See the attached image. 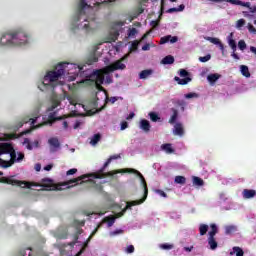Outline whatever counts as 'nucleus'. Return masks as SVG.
<instances>
[{
  "label": "nucleus",
  "instance_id": "34",
  "mask_svg": "<svg viewBox=\"0 0 256 256\" xmlns=\"http://www.w3.org/2000/svg\"><path fill=\"white\" fill-rule=\"evenodd\" d=\"M211 231L209 232V237H215L217 235L219 228L217 227L216 224H211Z\"/></svg>",
  "mask_w": 256,
  "mask_h": 256
},
{
  "label": "nucleus",
  "instance_id": "52",
  "mask_svg": "<svg viewBox=\"0 0 256 256\" xmlns=\"http://www.w3.org/2000/svg\"><path fill=\"white\" fill-rule=\"evenodd\" d=\"M81 125H83V121L82 120H77L75 123H74V129H79V127H81Z\"/></svg>",
  "mask_w": 256,
  "mask_h": 256
},
{
  "label": "nucleus",
  "instance_id": "36",
  "mask_svg": "<svg viewBox=\"0 0 256 256\" xmlns=\"http://www.w3.org/2000/svg\"><path fill=\"white\" fill-rule=\"evenodd\" d=\"M162 151H165V153L171 154L173 153V148L171 147V144H163L161 146Z\"/></svg>",
  "mask_w": 256,
  "mask_h": 256
},
{
  "label": "nucleus",
  "instance_id": "63",
  "mask_svg": "<svg viewBox=\"0 0 256 256\" xmlns=\"http://www.w3.org/2000/svg\"><path fill=\"white\" fill-rule=\"evenodd\" d=\"M250 51H251V53H254V55H256V47L255 46H251Z\"/></svg>",
  "mask_w": 256,
  "mask_h": 256
},
{
  "label": "nucleus",
  "instance_id": "64",
  "mask_svg": "<svg viewBox=\"0 0 256 256\" xmlns=\"http://www.w3.org/2000/svg\"><path fill=\"white\" fill-rule=\"evenodd\" d=\"M35 171H41V164L35 165Z\"/></svg>",
  "mask_w": 256,
  "mask_h": 256
},
{
  "label": "nucleus",
  "instance_id": "17",
  "mask_svg": "<svg viewBox=\"0 0 256 256\" xmlns=\"http://www.w3.org/2000/svg\"><path fill=\"white\" fill-rule=\"evenodd\" d=\"M139 127L145 133H149V131H151V124L149 123V120H146V119L140 120Z\"/></svg>",
  "mask_w": 256,
  "mask_h": 256
},
{
  "label": "nucleus",
  "instance_id": "4",
  "mask_svg": "<svg viewBox=\"0 0 256 256\" xmlns=\"http://www.w3.org/2000/svg\"><path fill=\"white\" fill-rule=\"evenodd\" d=\"M30 43L31 37L24 28L4 32L0 36V47H27Z\"/></svg>",
  "mask_w": 256,
  "mask_h": 256
},
{
  "label": "nucleus",
  "instance_id": "44",
  "mask_svg": "<svg viewBox=\"0 0 256 256\" xmlns=\"http://www.w3.org/2000/svg\"><path fill=\"white\" fill-rule=\"evenodd\" d=\"M211 60V54H208L206 56H203V57H199V61L201 63H207V61H210Z\"/></svg>",
  "mask_w": 256,
  "mask_h": 256
},
{
  "label": "nucleus",
  "instance_id": "12",
  "mask_svg": "<svg viewBox=\"0 0 256 256\" xmlns=\"http://www.w3.org/2000/svg\"><path fill=\"white\" fill-rule=\"evenodd\" d=\"M41 187H45V191H60L61 187L53 185V182L49 178H44L41 180Z\"/></svg>",
  "mask_w": 256,
  "mask_h": 256
},
{
  "label": "nucleus",
  "instance_id": "29",
  "mask_svg": "<svg viewBox=\"0 0 256 256\" xmlns=\"http://www.w3.org/2000/svg\"><path fill=\"white\" fill-rule=\"evenodd\" d=\"M240 71L244 77H247V78L251 77V73L249 72V67H247L245 65H241Z\"/></svg>",
  "mask_w": 256,
  "mask_h": 256
},
{
  "label": "nucleus",
  "instance_id": "62",
  "mask_svg": "<svg viewBox=\"0 0 256 256\" xmlns=\"http://www.w3.org/2000/svg\"><path fill=\"white\" fill-rule=\"evenodd\" d=\"M248 9L251 11V13H255L256 12V6L251 7V3H249Z\"/></svg>",
  "mask_w": 256,
  "mask_h": 256
},
{
  "label": "nucleus",
  "instance_id": "58",
  "mask_svg": "<svg viewBox=\"0 0 256 256\" xmlns=\"http://www.w3.org/2000/svg\"><path fill=\"white\" fill-rule=\"evenodd\" d=\"M92 107H94V109L99 110V102L98 101L92 102Z\"/></svg>",
  "mask_w": 256,
  "mask_h": 256
},
{
  "label": "nucleus",
  "instance_id": "55",
  "mask_svg": "<svg viewBox=\"0 0 256 256\" xmlns=\"http://www.w3.org/2000/svg\"><path fill=\"white\" fill-rule=\"evenodd\" d=\"M155 193H158L161 197H167V194L163 190H155Z\"/></svg>",
  "mask_w": 256,
  "mask_h": 256
},
{
  "label": "nucleus",
  "instance_id": "45",
  "mask_svg": "<svg viewBox=\"0 0 256 256\" xmlns=\"http://www.w3.org/2000/svg\"><path fill=\"white\" fill-rule=\"evenodd\" d=\"M19 256H31V249L21 250Z\"/></svg>",
  "mask_w": 256,
  "mask_h": 256
},
{
  "label": "nucleus",
  "instance_id": "60",
  "mask_svg": "<svg viewBox=\"0 0 256 256\" xmlns=\"http://www.w3.org/2000/svg\"><path fill=\"white\" fill-rule=\"evenodd\" d=\"M133 117H135V113L131 112L127 117V121H131V119H133Z\"/></svg>",
  "mask_w": 256,
  "mask_h": 256
},
{
  "label": "nucleus",
  "instance_id": "19",
  "mask_svg": "<svg viewBox=\"0 0 256 256\" xmlns=\"http://www.w3.org/2000/svg\"><path fill=\"white\" fill-rule=\"evenodd\" d=\"M173 133H174V135H179L180 137H183V135H185V130L183 129V124L176 123L174 125Z\"/></svg>",
  "mask_w": 256,
  "mask_h": 256
},
{
  "label": "nucleus",
  "instance_id": "9",
  "mask_svg": "<svg viewBox=\"0 0 256 256\" xmlns=\"http://www.w3.org/2000/svg\"><path fill=\"white\" fill-rule=\"evenodd\" d=\"M125 29H127V27H125V22H115L110 31L111 41H117L119 35L125 33Z\"/></svg>",
  "mask_w": 256,
  "mask_h": 256
},
{
  "label": "nucleus",
  "instance_id": "50",
  "mask_svg": "<svg viewBox=\"0 0 256 256\" xmlns=\"http://www.w3.org/2000/svg\"><path fill=\"white\" fill-rule=\"evenodd\" d=\"M121 47H123V42H118L117 45L114 46V49L119 53L121 51Z\"/></svg>",
  "mask_w": 256,
  "mask_h": 256
},
{
  "label": "nucleus",
  "instance_id": "56",
  "mask_svg": "<svg viewBox=\"0 0 256 256\" xmlns=\"http://www.w3.org/2000/svg\"><path fill=\"white\" fill-rule=\"evenodd\" d=\"M127 127H129V124L127 122H122L121 123V131H125V129H127Z\"/></svg>",
  "mask_w": 256,
  "mask_h": 256
},
{
  "label": "nucleus",
  "instance_id": "47",
  "mask_svg": "<svg viewBox=\"0 0 256 256\" xmlns=\"http://www.w3.org/2000/svg\"><path fill=\"white\" fill-rule=\"evenodd\" d=\"M105 213H107V209L105 208H102L100 211H96V212H93L91 214H88V215H105Z\"/></svg>",
  "mask_w": 256,
  "mask_h": 256
},
{
  "label": "nucleus",
  "instance_id": "40",
  "mask_svg": "<svg viewBox=\"0 0 256 256\" xmlns=\"http://www.w3.org/2000/svg\"><path fill=\"white\" fill-rule=\"evenodd\" d=\"M198 97H199V94L195 92L185 94V99H197Z\"/></svg>",
  "mask_w": 256,
  "mask_h": 256
},
{
  "label": "nucleus",
  "instance_id": "3",
  "mask_svg": "<svg viewBox=\"0 0 256 256\" xmlns=\"http://www.w3.org/2000/svg\"><path fill=\"white\" fill-rule=\"evenodd\" d=\"M128 57L129 53L124 55L120 60L113 62L109 66H106L105 68L100 70H95L92 73V75L90 76V80L95 83V87L96 89H98V91H104L103 86L101 85H109L113 83V77L111 76V73H113V71H123V69L127 67L125 64H123V61H125V59H128Z\"/></svg>",
  "mask_w": 256,
  "mask_h": 256
},
{
  "label": "nucleus",
  "instance_id": "59",
  "mask_svg": "<svg viewBox=\"0 0 256 256\" xmlns=\"http://www.w3.org/2000/svg\"><path fill=\"white\" fill-rule=\"evenodd\" d=\"M51 169H53V164H49L44 167V171H51Z\"/></svg>",
  "mask_w": 256,
  "mask_h": 256
},
{
  "label": "nucleus",
  "instance_id": "1",
  "mask_svg": "<svg viewBox=\"0 0 256 256\" xmlns=\"http://www.w3.org/2000/svg\"><path fill=\"white\" fill-rule=\"evenodd\" d=\"M85 67H87L85 64L61 62L53 70L46 72L38 84V89L44 93H55L59 86L65 85L63 77L67 81H75L77 77H86L83 83L95 86V82L91 80L93 73H89Z\"/></svg>",
  "mask_w": 256,
  "mask_h": 256
},
{
  "label": "nucleus",
  "instance_id": "46",
  "mask_svg": "<svg viewBox=\"0 0 256 256\" xmlns=\"http://www.w3.org/2000/svg\"><path fill=\"white\" fill-rule=\"evenodd\" d=\"M123 234V230L122 229H118V230H115V231H111L109 233L110 237H115V235H121Z\"/></svg>",
  "mask_w": 256,
  "mask_h": 256
},
{
  "label": "nucleus",
  "instance_id": "32",
  "mask_svg": "<svg viewBox=\"0 0 256 256\" xmlns=\"http://www.w3.org/2000/svg\"><path fill=\"white\" fill-rule=\"evenodd\" d=\"M171 111H172L173 115L171 116L169 123H171V125H173V123H175V121H177V118L179 117V112L174 108H172Z\"/></svg>",
  "mask_w": 256,
  "mask_h": 256
},
{
  "label": "nucleus",
  "instance_id": "6",
  "mask_svg": "<svg viewBox=\"0 0 256 256\" xmlns=\"http://www.w3.org/2000/svg\"><path fill=\"white\" fill-rule=\"evenodd\" d=\"M57 107H59V102L54 99L52 100L51 107L47 109L45 117L34 115L30 119H24V123H30L32 129H39V127H43V125H49L52 121L57 119V112L55 111Z\"/></svg>",
  "mask_w": 256,
  "mask_h": 256
},
{
  "label": "nucleus",
  "instance_id": "51",
  "mask_svg": "<svg viewBox=\"0 0 256 256\" xmlns=\"http://www.w3.org/2000/svg\"><path fill=\"white\" fill-rule=\"evenodd\" d=\"M97 57L91 56V58L86 62L87 65H93V63H96Z\"/></svg>",
  "mask_w": 256,
  "mask_h": 256
},
{
  "label": "nucleus",
  "instance_id": "16",
  "mask_svg": "<svg viewBox=\"0 0 256 256\" xmlns=\"http://www.w3.org/2000/svg\"><path fill=\"white\" fill-rule=\"evenodd\" d=\"M204 39L206 41H209L210 43H213V45H218V47L221 51H225V46H223V43H221V40H219V38H213V37L206 36V37H204Z\"/></svg>",
  "mask_w": 256,
  "mask_h": 256
},
{
  "label": "nucleus",
  "instance_id": "22",
  "mask_svg": "<svg viewBox=\"0 0 256 256\" xmlns=\"http://www.w3.org/2000/svg\"><path fill=\"white\" fill-rule=\"evenodd\" d=\"M242 195L244 199H253V197L256 195V192L255 190L244 189Z\"/></svg>",
  "mask_w": 256,
  "mask_h": 256
},
{
  "label": "nucleus",
  "instance_id": "37",
  "mask_svg": "<svg viewBox=\"0 0 256 256\" xmlns=\"http://www.w3.org/2000/svg\"><path fill=\"white\" fill-rule=\"evenodd\" d=\"M200 235H205L209 231V226L206 224H201L199 226Z\"/></svg>",
  "mask_w": 256,
  "mask_h": 256
},
{
  "label": "nucleus",
  "instance_id": "15",
  "mask_svg": "<svg viewBox=\"0 0 256 256\" xmlns=\"http://www.w3.org/2000/svg\"><path fill=\"white\" fill-rule=\"evenodd\" d=\"M179 41V38L177 36H171L167 35L160 39V45H165V43H177Z\"/></svg>",
  "mask_w": 256,
  "mask_h": 256
},
{
  "label": "nucleus",
  "instance_id": "39",
  "mask_svg": "<svg viewBox=\"0 0 256 256\" xmlns=\"http://www.w3.org/2000/svg\"><path fill=\"white\" fill-rule=\"evenodd\" d=\"M159 247H160V249H164L165 251H169V250H171V249H173V244H167V243H165V244H159Z\"/></svg>",
  "mask_w": 256,
  "mask_h": 256
},
{
  "label": "nucleus",
  "instance_id": "18",
  "mask_svg": "<svg viewBox=\"0 0 256 256\" xmlns=\"http://www.w3.org/2000/svg\"><path fill=\"white\" fill-rule=\"evenodd\" d=\"M148 35L149 34H144L140 41L135 40L131 43L129 55H131L133 51H137V49H139V43H141V41H144V39H147Z\"/></svg>",
  "mask_w": 256,
  "mask_h": 256
},
{
  "label": "nucleus",
  "instance_id": "20",
  "mask_svg": "<svg viewBox=\"0 0 256 256\" xmlns=\"http://www.w3.org/2000/svg\"><path fill=\"white\" fill-rule=\"evenodd\" d=\"M219 79H221V75L218 73L210 74L207 76V81L210 83V85H215Z\"/></svg>",
  "mask_w": 256,
  "mask_h": 256
},
{
  "label": "nucleus",
  "instance_id": "27",
  "mask_svg": "<svg viewBox=\"0 0 256 256\" xmlns=\"http://www.w3.org/2000/svg\"><path fill=\"white\" fill-rule=\"evenodd\" d=\"M227 3H231V5H241V7H249V2H242L239 0H224Z\"/></svg>",
  "mask_w": 256,
  "mask_h": 256
},
{
  "label": "nucleus",
  "instance_id": "14",
  "mask_svg": "<svg viewBox=\"0 0 256 256\" xmlns=\"http://www.w3.org/2000/svg\"><path fill=\"white\" fill-rule=\"evenodd\" d=\"M23 145L24 147H26V149H28L29 151H31L32 149H37L39 148V140H34L32 143L29 141V139H24L23 141Z\"/></svg>",
  "mask_w": 256,
  "mask_h": 256
},
{
  "label": "nucleus",
  "instance_id": "43",
  "mask_svg": "<svg viewBox=\"0 0 256 256\" xmlns=\"http://www.w3.org/2000/svg\"><path fill=\"white\" fill-rule=\"evenodd\" d=\"M238 47L241 51H245V49H247V44L244 42V40H240L238 42Z\"/></svg>",
  "mask_w": 256,
  "mask_h": 256
},
{
  "label": "nucleus",
  "instance_id": "35",
  "mask_svg": "<svg viewBox=\"0 0 256 256\" xmlns=\"http://www.w3.org/2000/svg\"><path fill=\"white\" fill-rule=\"evenodd\" d=\"M187 179L184 176H176L174 182L178 185H185Z\"/></svg>",
  "mask_w": 256,
  "mask_h": 256
},
{
  "label": "nucleus",
  "instance_id": "21",
  "mask_svg": "<svg viewBox=\"0 0 256 256\" xmlns=\"http://www.w3.org/2000/svg\"><path fill=\"white\" fill-rule=\"evenodd\" d=\"M153 75L152 69H146L139 73V79H149Z\"/></svg>",
  "mask_w": 256,
  "mask_h": 256
},
{
  "label": "nucleus",
  "instance_id": "2",
  "mask_svg": "<svg viewBox=\"0 0 256 256\" xmlns=\"http://www.w3.org/2000/svg\"><path fill=\"white\" fill-rule=\"evenodd\" d=\"M113 0H81L80 10L74 17L70 29L74 35H93L99 25L95 20V11L99 5L109 3Z\"/></svg>",
  "mask_w": 256,
  "mask_h": 256
},
{
  "label": "nucleus",
  "instance_id": "23",
  "mask_svg": "<svg viewBox=\"0 0 256 256\" xmlns=\"http://www.w3.org/2000/svg\"><path fill=\"white\" fill-rule=\"evenodd\" d=\"M208 245L212 251H215V249H217V240H215V236L208 237Z\"/></svg>",
  "mask_w": 256,
  "mask_h": 256
},
{
  "label": "nucleus",
  "instance_id": "25",
  "mask_svg": "<svg viewBox=\"0 0 256 256\" xmlns=\"http://www.w3.org/2000/svg\"><path fill=\"white\" fill-rule=\"evenodd\" d=\"M224 229H225V234L226 235H231L233 233H236L237 226H235V225H227V226L224 227Z\"/></svg>",
  "mask_w": 256,
  "mask_h": 256
},
{
  "label": "nucleus",
  "instance_id": "30",
  "mask_svg": "<svg viewBox=\"0 0 256 256\" xmlns=\"http://www.w3.org/2000/svg\"><path fill=\"white\" fill-rule=\"evenodd\" d=\"M185 11V6L181 4L178 8H170L166 11V13H181Z\"/></svg>",
  "mask_w": 256,
  "mask_h": 256
},
{
  "label": "nucleus",
  "instance_id": "10",
  "mask_svg": "<svg viewBox=\"0 0 256 256\" xmlns=\"http://www.w3.org/2000/svg\"><path fill=\"white\" fill-rule=\"evenodd\" d=\"M3 183H7L8 185H17L18 187H22V189H31V187H38L39 184L37 183H31V182H25V181H19L15 180L13 178H2Z\"/></svg>",
  "mask_w": 256,
  "mask_h": 256
},
{
  "label": "nucleus",
  "instance_id": "26",
  "mask_svg": "<svg viewBox=\"0 0 256 256\" xmlns=\"http://www.w3.org/2000/svg\"><path fill=\"white\" fill-rule=\"evenodd\" d=\"M162 65H173L175 63V58L171 55L166 56L162 61Z\"/></svg>",
  "mask_w": 256,
  "mask_h": 256
},
{
  "label": "nucleus",
  "instance_id": "53",
  "mask_svg": "<svg viewBox=\"0 0 256 256\" xmlns=\"http://www.w3.org/2000/svg\"><path fill=\"white\" fill-rule=\"evenodd\" d=\"M248 31H249L250 33H256L255 26H253V24L249 23V24H248Z\"/></svg>",
  "mask_w": 256,
  "mask_h": 256
},
{
  "label": "nucleus",
  "instance_id": "7",
  "mask_svg": "<svg viewBox=\"0 0 256 256\" xmlns=\"http://www.w3.org/2000/svg\"><path fill=\"white\" fill-rule=\"evenodd\" d=\"M115 159H121V155L111 156L104 164V167L100 169L98 172L79 176L78 178H75L73 180L66 182V185H73V183H76V185H78L79 181H93V179H103V177H113V175L119 173V171L108 172V173H105L104 171H105V168L109 167V164Z\"/></svg>",
  "mask_w": 256,
  "mask_h": 256
},
{
  "label": "nucleus",
  "instance_id": "8",
  "mask_svg": "<svg viewBox=\"0 0 256 256\" xmlns=\"http://www.w3.org/2000/svg\"><path fill=\"white\" fill-rule=\"evenodd\" d=\"M50 95H52V101L56 100L57 102H59L58 107H63V101L67 99L70 111H73L74 113H81V109L87 111L85 105L77 102L78 100L75 94L67 95V92L63 91L62 94H60L59 96H57V92L50 93Z\"/></svg>",
  "mask_w": 256,
  "mask_h": 256
},
{
  "label": "nucleus",
  "instance_id": "38",
  "mask_svg": "<svg viewBox=\"0 0 256 256\" xmlns=\"http://www.w3.org/2000/svg\"><path fill=\"white\" fill-rule=\"evenodd\" d=\"M193 183L194 185H197L198 187H202L203 185V179L197 177V176H194L193 177Z\"/></svg>",
  "mask_w": 256,
  "mask_h": 256
},
{
  "label": "nucleus",
  "instance_id": "31",
  "mask_svg": "<svg viewBox=\"0 0 256 256\" xmlns=\"http://www.w3.org/2000/svg\"><path fill=\"white\" fill-rule=\"evenodd\" d=\"M137 33H139V31L136 30V28H129L127 30V37L129 39H135V35H137Z\"/></svg>",
  "mask_w": 256,
  "mask_h": 256
},
{
  "label": "nucleus",
  "instance_id": "33",
  "mask_svg": "<svg viewBox=\"0 0 256 256\" xmlns=\"http://www.w3.org/2000/svg\"><path fill=\"white\" fill-rule=\"evenodd\" d=\"M230 255L243 256L244 252L243 249L239 247H233L232 251L230 252Z\"/></svg>",
  "mask_w": 256,
  "mask_h": 256
},
{
  "label": "nucleus",
  "instance_id": "48",
  "mask_svg": "<svg viewBox=\"0 0 256 256\" xmlns=\"http://www.w3.org/2000/svg\"><path fill=\"white\" fill-rule=\"evenodd\" d=\"M245 25V19H240L236 22V29H241Z\"/></svg>",
  "mask_w": 256,
  "mask_h": 256
},
{
  "label": "nucleus",
  "instance_id": "42",
  "mask_svg": "<svg viewBox=\"0 0 256 256\" xmlns=\"http://www.w3.org/2000/svg\"><path fill=\"white\" fill-rule=\"evenodd\" d=\"M149 117H150L151 121H154V122H157V121H159V119H161V118H159V115H157V113H155V112H151L149 114Z\"/></svg>",
  "mask_w": 256,
  "mask_h": 256
},
{
  "label": "nucleus",
  "instance_id": "5",
  "mask_svg": "<svg viewBox=\"0 0 256 256\" xmlns=\"http://www.w3.org/2000/svg\"><path fill=\"white\" fill-rule=\"evenodd\" d=\"M25 159L23 152H16L13 146L9 143L0 144V167L7 169L14 163H21Z\"/></svg>",
  "mask_w": 256,
  "mask_h": 256
},
{
  "label": "nucleus",
  "instance_id": "11",
  "mask_svg": "<svg viewBox=\"0 0 256 256\" xmlns=\"http://www.w3.org/2000/svg\"><path fill=\"white\" fill-rule=\"evenodd\" d=\"M178 75L180 77H184L183 79L179 78L178 76L174 77V81H176L178 85H187L188 83H191V77H189V72H187V70L180 69Z\"/></svg>",
  "mask_w": 256,
  "mask_h": 256
},
{
  "label": "nucleus",
  "instance_id": "54",
  "mask_svg": "<svg viewBox=\"0 0 256 256\" xmlns=\"http://www.w3.org/2000/svg\"><path fill=\"white\" fill-rule=\"evenodd\" d=\"M75 173H77V169L72 168L66 172V175H75Z\"/></svg>",
  "mask_w": 256,
  "mask_h": 256
},
{
  "label": "nucleus",
  "instance_id": "24",
  "mask_svg": "<svg viewBox=\"0 0 256 256\" xmlns=\"http://www.w3.org/2000/svg\"><path fill=\"white\" fill-rule=\"evenodd\" d=\"M101 141V134H94L92 137H90V145L95 147Z\"/></svg>",
  "mask_w": 256,
  "mask_h": 256
},
{
  "label": "nucleus",
  "instance_id": "28",
  "mask_svg": "<svg viewBox=\"0 0 256 256\" xmlns=\"http://www.w3.org/2000/svg\"><path fill=\"white\" fill-rule=\"evenodd\" d=\"M234 33H230L228 36H227V43L229 45V47H235L237 45V42H235V39H234Z\"/></svg>",
  "mask_w": 256,
  "mask_h": 256
},
{
  "label": "nucleus",
  "instance_id": "13",
  "mask_svg": "<svg viewBox=\"0 0 256 256\" xmlns=\"http://www.w3.org/2000/svg\"><path fill=\"white\" fill-rule=\"evenodd\" d=\"M48 145H49L50 153H57V151L61 149V144L59 143V139L57 138H50L48 140Z\"/></svg>",
  "mask_w": 256,
  "mask_h": 256
},
{
  "label": "nucleus",
  "instance_id": "61",
  "mask_svg": "<svg viewBox=\"0 0 256 256\" xmlns=\"http://www.w3.org/2000/svg\"><path fill=\"white\" fill-rule=\"evenodd\" d=\"M151 49V46L149 44H146L142 47V51H149Z\"/></svg>",
  "mask_w": 256,
  "mask_h": 256
},
{
  "label": "nucleus",
  "instance_id": "49",
  "mask_svg": "<svg viewBox=\"0 0 256 256\" xmlns=\"http://www.w3.org/2000/svg\"><path fill=\"white\" fill-rule=\"evenodd\" d=\"M126 253H135V246L129 245L128 247L125 248Z\"/></svg>",
  "mask_w": 256,
  "mask_h": 256
},
{
  "label": "nucleus",
  "instance_id": "57",
  "mask_svg": "<svg viewBox=\"0 0 256 256\" xmlns=\"http://www.w3.org/2000/svg\"><path fill=\"white\" fill-rule=\"evenodd\" d=\"M119 99H123V98H121V97H111L110 99H109V101H110V103H116V101H119Z\"/></svg>",
  "mask_w": 256,
  "mask_h": 256
},
{
  "label": "nucleus",
  "instance_id": "41",
  "mask_svg": "<svg viewBox=\"0 0 256 256\" xmlns=\"http://www.w3.org/2000/svg\"><path fill=\"white\" fill-rule=\"evenodd\" d=\"M9 139H15V135L4 134L3 137H0V141H9Z\"/></svg>",
  "mask_w": 256,
  "mask_h": 256
}]
</instances>
